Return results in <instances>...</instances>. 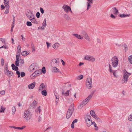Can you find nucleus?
<instances>
[{
  "label": "nucleus",
  "instance_id": "21",
  "mask_svg": "<svg viewBox=\"0 0 132 132\" xmlns=\"http://www.w3.org/2000/svg\"><path fill=\"white\" fill-rule=\"evenodd\" d=\"M46 25V19H45L42 24V26L41 27L42 29H44Z\"/></svg>",
  "mask_w": 132,
  "mask_h": 132
},
{
  "label": "nucleus",
  "instance_id": "29",
  "mask_svg": "<svg viewBox=\"0 0 132 132\" xmlns=\"http://www.w3.org/2000/svg\"><path fill=\"white\" fill-rule=\"evenodd\" d=\"M52 71L53 72H59V70L55 67H54L53 68Z\"/></svg>",
  "mask_w": 132,
  "mask_h": 132
},
{
  "label": "nucleus",
  "instance_id": "64",
  "mask_svg": "<svg viewBox=\"0 0 132 132\" xmlns=\"http://www.w3.org/2000/svg\"><path fill=\"white\" fill-rule=\"evenodd\" d=\"M37 65V63H32L31 65V66H36Z\"/></svg>",
  "mask_w": 132,
  "mask_h": 132
},
{
  "label": "nucleus",
  "instance_id": "20",
  "mask_svg": "<svg viewBox=\"0 0 132 132\" xmlns=\"http://www.w3.org/2000/svg\"><path fill=\"white\" fill-rule=\"evenodd\" d=\"M10 0H4V3L5 8L9 7L10 6L9 5Z\"/></svg>",
  "mask_w": 132,
  "mask_h": 132
},
{
  "label": "nucleus",
  "instance_id": "48",
  "mask_svg": "<svg viewBox=\"0 0 132 132\" xmlns=\"http://www.w3.org/2000/svg\"><path fill=\"white\" fill-rule=\"evenodd\" d=\"M12 69L16 71L18 70V67H12Z\"/></svg>",
  "mask_w": 132,
  "mask_h": 132
},
{
  "label": "nucleus",
  "instance_id": "53",
  "mask_svg": "<svg viewBox=\"0 0 132 132\" xmlns=\"http://www.w3.org/2000/svg\"><path fill=\"white\" fill-rule=\"evenodd\" d=\"M46 43L47 44V48L48 49L49 47L51 45V44L50 43H48L47 42H46Z\"/></svg>",
  "mask_w": 132,
  "mask_h": 132
},
{
  "label": "nucleus",
  "instance_id": "2",
  "mask_svg": "<svg viewBox=\"0 0 132 132\" xmlns=\"http://www.w3.org/2000/svg\"><path fill=\"white\" fill-rule=\"evenodd\" d=\"M94 93V92H92L89 95L88 97L82 101L78 106L79 109H80L87 103L92 97Z\"/></svg>",
  "mask_w": 132,
  "mask_h": 132
},
{
  "label": "nucleus",
  "instance_id": "35",
  "mask_svg": "<svg viewBox=\"0 0 132 132\" xmlns=\"http://www.w3.org/2000/svg\"><path fill=\"white\" fill-rule=\"evenodd\" d=\"M40 71L42 73L45 74L46 73V70L45 68L44 67L42 68L41 69H40Z\"/></svg>",
  "mask_w": 132,
  "mask_h": 132
},
{
  "label": "nucleus",
  "instance_id": "58",
  "mask_svg": "<svg viewBox=\"0 0 132 132\" xmlns=\"http://www.w3.org/2000/svg\"><path fill=\"white\" fill-rule=\"evenodd\" d=\"M40 15V14L39 12H38L36 14V16L38 18H39Z\"/></svg>",
  "mask_w": 132,
  "mask_h": 132
},
{
  "label": "nucleus",
  "instance_id": "11",
  "mask_svg": "<svg viewBox=\"0 0 132 132\" xmlns=\"http://www.w3.org/2000/svg\"><path fill=\"white\" fill-rule=\"evenodd\" d=\"M26 15L29 20L33 18H34L35 16L33 13L30 11L28 12L27 13Z\"/></svg>",
  "mask_w": 132,
  "mask_h": 132
},
{
  "label": "nucleus",
  "instance_id": "39",
  "mask_svg": "<svg viewBox=\"0 0 132 132\" xmlns=\"http://www.w3.org/2000/svg\"><path fill=\"white\" fill-rule=\"evenodd\" d=\"M40 106H39L37 108L36 111L37 113H40L41 111V109L40 108Z\"/></svg>",
  "mask_w": 132,
  "mask_h": 132
},
{
  "label": "nucleus",
  "instance_id": "10",
  "mask_svg": "<svg viewBox=\"0 0 132 132\" xmlns=\"http://www.w3.org/2000/svg\"><path fill=\"white\" fill-rule=\"evenodd\" d=\"M81 34L84 36V37L86 40L88 41H90V39L85 31H82L81 32Z\"/></svg>",
  "mask_w": 132,
  "mask_h": 132
},
{
  "label": "nucleus",
  "instance_id": "37",
  "mask_svg": "<svg viewBox=\"0 0 132 132\" xmlns=\"http://www.w3.org/2000/svg\"><path fill=\"white\" fill-rule=\"evenodd\" d=\"M12 114H14L16 111L15 108L14 106H13L12 109Z\"/></svg>",
  "mask_w": 132,
  "mask_h": 132
},
{
  "label": "nucleus",
  "instance_id": "7",
  "mask_svg": "<svg viewBox=\"0 0 132 132\" xmlns=\"http://www.w3.org/2000/svg\"><path fill=\"white\" fill-rule=\"evenodd\" d=\"M119 60L118 57L114 56L111 59L112 64L113 66H117Z\"/></svg>",
  "mask_w": 132,
  "mask_h": 132
},
{
  "label": "nucleus",
  "instance_id": "1",
  "mask_svg": "<svg viewBox=\"0 0 132 132\" xmlns=\"http://www.w3.org/2000/svg\"><path fill=\"white\" fill-rule=\"evenodd\" d=\"M32 116L31 112L28 110H25L23 113V119L26 121H28L30 120L32 118Z\"/></svg>",
  "mask_w": 132,
  "mask_h": 132
},
{
  "label": "nucleus",
  "instance_id": "36",
  "mask_svg": "<svg viewBox=\"0 0 132 132\" xmlns=\"http://www.w3.org/2000/svg\"><path fill=\"white\" fill-rule=\"evenodd\" d=\"M35 67H29V71L30 72H31L34 71L35 69Z\"/></svg>",
  "mask_w": 132,
  "mask_h": 132
},
{
  "label": "nucleus",
  "instance_id": "25",
  "mask_svg": "<svg viewBox=\"0 0 132 132\" xmlns=\"http://www.w3.org/2000/svg\"><path fill=\"white\" fill-rule=\"evenodd\" d=\"M45 85H44L43 83L41 84L40 85L39 90V91L42 90L43 89H45Z\"/></svg>",
  "mask_w": 132,
  "mask_h": 132
},
{
  "label": "nucleus",
  "instance_id": "45",
  "mask_svg": "<svg viewBox=\"0 0 132 132\" xmlns=\"http://www.w3.org/2000/svg\"><path fill=\"white\" fill-rule=\"evenodd\" d=\"M113 73L114 76L115 78H117L118 77V76L117 74V73L116 72V70H115V71L113 72Z\"/></svg>",
  "mask_w": 132,
  "mask_h": 132
},
{
  "label": "nucleus",
  "instance_id": "63",
  "mask_svg": "<svg viewBox=\"0 0 132 132\" xmlns=\"http://www.w3.org/2000/svg\"><path fill=\"white\" fill-rule=\"evenodd\" d=\"M5 6H4L3 5H1V10H2L5 8Z\"/></svg>",
  "mask_w": 132,
  "mask_h": 132
},
{
  "label": "nucleus",
  "instance_id": "41",
  "mask_svg": "<svg viewBox=\"0 0 132 132\" xmlns=\"http://www.w3.org/2000/svg\"><path fill=\"white\" fill-rule=\"evenodd\" d=\"M4 48L6 49H7L9 48V47L6 45H4L0 47V48Z\"/></svg>",
  "mask_w": 132,
  "mask_h": 132
},
{
  "label": "nucleus",
  "instance_id": "26",
  "mask_svg": "<svg viewBox=\"0 0 132 132\" xmlns=\"http://www.w3.org/2000/svg\"><path fill=\"white\" fill-rule=\"evenodd\" d=\"M113 14L115 15H117L119 13L118 10L115 7L113 8Z\"/></svg>",
  "mask_w": 132,
  "mask_h": 132
},
{
  "label": "nucleus",
  "instance_id": "28",
  "mask_svg": "<svg viewBox=\"0 0 132 132\" xmlns=\"http://www.w3.org/2000/svg\"><path fill=\"white\" fill-rule=\"evenodd\" d=\"M21 47L19 45H18L17 46V53L20 54L21 52Z\"/></svg>",
  "mask_w": 132,
  "mask_h": 132
},
{
  "label": "nucleus",
  "instance_id": "13",
  "mask_svg": "<svg viewBox=\"0 0 132 132\" xmlns=\"http://www.w3.org/2000/svg\"><path fill=\"white\" fill-rule=\"evenodd\" d=\"M90 114L95 119L98 120H100V118L96 116L95 112L93 110H91L90 111Z\"/></svg>",
  "mask_w": 132,
  "mask_h": 132
},
{
  "label": "nucleus",
  "instance_id": "54",
  "mask_svg": "<svg viewBox=\"0 0 132 132\" xmlns=\"http://www.w3.org/2000/svg\"><path fill=\"white\" fill-rule=\"evenodd\" d=\"M61 61V62L63 65L64 66L65 65V63L63 60L60 59V62Z\"/></svg>",
  "mask_w": 132,
  "mask_h": 132
},
{
  "label": "nucleus",
  "instance_id": "56",
  "mask_svg": "<svg viewBox=\"0 0 132 132\" xmlns=\"http://www.w3.org/2000/svg\"><path fill=\"white\" fill-rule=\"evenodd\" d=\"M14 19H15V17L14 16L13 17V21L12 23V24L11 26L12 27H14V22H15V20H14Z\"/></svg>",
  "mask_w": 132,
  "mask_h": 132
},
{
  "label": "nucleus",
  "instance_id": "8",
  "mask_svg": "<svg viewBox=\"0 0 132 132\" xmlns=\"http://www.w3.org/2000/svg\"><path fill=\"white\" fill-rule=\"evenodd\" d=\"M4 72L6 75L8 77H10L12 76L13 75V73L11 71H10L7 67H4Z\"/></svg>",
  "mask_w": 132,
  "mask_h": 132
},
{
  "label": "nucleus",
  "instance_id": "59",
  "mask_svg": "<svg viewBox=\"0 0 132 132\" xmlns=\"http://www.w3.org/2000/svg\"><path fill=\"white\" fill-rule=\"evenodd\" d=\"M1 94L2 95H4L5 94V92L4 90L1 91L0 92Z\"/></svg>",
  "mask_w": 132,
  "mask_h": 132
},
{
  "label": "nucleus",
  "instance_id": "16",
  "mask_svg": "<svg viewBox=\"0 0 132 132\" xmlns=\"http://www.w3.org/2000/svg\"><path fill=\"white\" fill-rule=\"evenodd\" d=\"M72 35L75 36L77 38L79 39L82 40L83 39V37L81 35H78L77 34H73Z\"/></svg>",
  "mask_w": 132,
  "mask_h": 132
},
{
  "label": "nucleus",
  "instance_id": "46",
  "mask_svg": "<svg viewBox=\"0 0 132 132\" xmlns=\"http://www.w3.org/2000/svg\"><path fill=\"white\" fill-rule=\"evenodd\" d=\"M9 7L6 8V10L5 11L4 13L5 14H7L9 12Z\"/></svg>",
  "mask_w": 132,
  "mask_h": 132
},
{
  "label": "nucleus",
  "instance_id": "30",
  "mask_svg": "<svg viewBox=\"0 0 132 132\" xmlns=\"http://www.w3.org/2000/svg\"><path fill=\"white\" fill-rule=\"evenodd\" d=\"M109 71L111 73H113V72L115 71L116 70H114V68L116 67H109Z\"/></svg>",
  "mask_w": 132,
  "mask_h": 132
},
{
  "label": "nucleus",
  "instance_id": "5",
  "mask_svg": "<svg viewBox=\"0 0 132 132\" xmlns=\"http://www.w3.org/2000/svg\"><path fill=\"white\" fill-rule=\"evenodd\" d=\"M92 79L90 78H87L86 81V87L89 89L92 87Z\"/></svg>",
  "mask_w": 132,
  "mask_h": 132
},
{
  "label": "nucleus",
  "instance_id": "24",
  "mask_svg": "<svg viewBox=\"0 0 132 132\" xmlns=\"http://www.w3.org/2000/svg\"><path fill=\"white\" fill-rule=\"evenodd\" d=\"M128 80V79L123 77L121 81L122 83V84H125L127 82Z\"/></svg>",
  "mask_w": 132,
  "mask_h": 132
},
{
  "label": "nucleus",
  "instance_id": "50",
  "mask_svg": "<svg viewBox=\"0 0 132 132\" xmlns=\"http://www.w3.org/2000/svg\"><path fill=\"white\" fill-rule=\"evenodd\" d=\"M36 71V73H37L38 76L40 74L42 73L40 71V70H38L37 71Z\"/></svg>",
  "mask_w": 132,
  "mask_h": 132
},
{
  "label": "nucleus",
  "instance_id": "51",
  "mask_svg": "<svg viewBox=\"0 0 132 132\" xmlns=\"http://www.w3.org/2000/svg\"><path fill=\"white\" fill-rule=\"evenodd\" d=\"M0 41H1L3 44H4L5 43V40L3 38H0Z\"/></svg>",
  "mask_w": 132,
  "mask_h": 132
},
{
  "label": "nucleus",
  "instance_id": "6",
  "mask_svg": "<svg viewBox=\"0 0 132 132\" xmlns=\"http://www.w3.org/2000/svg\"><path fill=\"white\" fill-rule=\"evenodd\" d=\"M83 59L92 62H94L95 60V59L94 56L89 55H85Z\"/></svg>",
  "mask_w": 132,
  "mask_h": 132
},
{
  "label": "nucleus",
  "instance_id": "34",
  "mask_svg": "<svg viewBox=\"0 0 132 132\" xmlns=\"http://www.w3.org/2000/svg\"><path fill=\"white\" fill-rule=\"evenodd\" d=\"M128 59L129 62L132 64V55L129 56L128 57Z\"/></svg>",
  "mask_w": 132,
  "mask_h": 132
},
{
  "label": "nucleus",
  "instance_id": "23",
  "mask_svg": "<svg viewBox=\"0 0 132 132\" xmlns=\"http://www.w3.org/2000/svg\"><path fill=\"white\" fill-rule=\"evenodd\" d=\"M29 52L24 51L22 52L21 53V54L23 56H26L29 54Z\"/></svg>",
  "mask_w": 132,
  "mask_h": 132
},
{
  "label": "nucleus",
  "instance_id": "33",
  "mask_svg": "<svg viewBox=\"0 0 132 132\" xmlns=\"http://www.w3.org/2000/svg\"><path fill=\"white\" fill-rule=\"evenodd\" d=\"M91 121H85V122L87 125V127H89L91 125Z\"/></svg>",
  "mask_w": 132,
  "mask_h": 132
},
{
  "label": "nucleus",
  "instance_id": "49",
  "mask_svg": "<svg viewBox=\"0 0 132 132\" xmlns=\"http://www.w3.org/2000/svg\"><path fill=\"white\" fill-rule=\"evenodd\" d=\"M26 24L27 26H31L32 25V24L31 23V22L30 21L27 22Z\"/></svg>",
  "mask_w": 132,
  "mask_h": 132
},
{
  "label": "nucleus",
  "instance_id": "61",
  "mask_svg": "<svg viewBox=\"0 0 132 132\" xmlns=\"http://www.w3.org/2000/svg\"><path fill=\"white\" fill-rule=\"evenodd\" d=\"M40 11L42 14H43L44 12L43 9L42 7L40 8Z\"/></svg>",
  "mask_w": 132,
  "mask_h": 132
},
{
  "label": "nucleus",
  "instance_id": "22",
  "mask_svg": "<svg viewBox=\"0 0 132 132\" xmlns=\"http://www.w3.org/2000/svg\"><path fill=\"white\" fill-rule=\"evenodd\" d=\"M69 90H67V91L65 92L64 91H62V95L65 96H68L69 95Z\"/></svg>",
  "mask_w": 132,
  "mask_h": 132
},
{
  "label": "nucleus",
  "instance_id": "17",
  "mask_svg": "<svg viewBox=\"0 0 132 132\" xmlns=\"http://www.w3.org/2000/svg\"><path fill=\"white\" fill-rule=\"evenodd\" d=\"M60 44L58 43H56L52 45V47L55 50H57L60 46Z\"/></svg>",
  "mask_w": 132,
  "mask_h": 132
},
{
  "label": "nucleus",
  "instance_id": "18",
  "mask_svg": "<svg viewBox=\"0 0 132 132\" xmlns=\"http://www.w3.org/2000/svg\"><path fill=\"white\" fill-rule=\"evenodd\" d=\"M35 82H34L31 84L28 85V88L30 89H33L35 87Z\"/></svg>",
  "mask_w": 132,
  "mask_h": 132
},
{
  "label": "nucleus",
  "instance_id": "27",
  "mask_svg": "<svg viewBox=\"0 0 132 132\" xmlns=\"http://www.w3.org/2000/svg\"><path fill=\"white\" fill-rule=\"evenodd\" d=\"M38 75L35 71L30 76V78L31 79H34Z\"/></svg>",
  "mask_w": 132,
  "mask_h": 132
},
{
  "label": "nucleus",
  "instance_id": "40",
  "mask_svg": "<svg viewBox=\"0 0 132 132\" xmlns=\"http://www.w3.org/2000/svg\"><path fill=\"white\" fill-rule=\"evenodd\" d=\"M31 105H32L34 107H35L37 106V103L35 101H34L32 103Z\"/></svg>",
  "mask_w": 132,
  "mask_h": 132
},
{
  "label": "nucleus",
  "instance_id": "42",
  "mask_svg": "<svg viewBox=\"0 0 132 132\" xmlns=\"http://www.w3.org/2000/svg\"><path fill=\"white\" fill-rule=\"evenodd\" d=\"M42 94L43 95L46 96L47 95V94L46 91L45 90H44L42 91Z\"/></svg>",
  "mask_w": 132,
  "mask_h": 132
},
{
  "label": "nucleus",
  "instance_id": "38",
  "mask_svg": "<svg viewBox=\"0 0 132 132\" xmlns=\"http://www.w3.org/2000/svg\"><path fill=\"white\" fill-rule=\"evenodd\" d=\"M83 76L82 75H80L78 76L77 77V79L78 80H80L83 78Z\"/></svg>",
  "mask_w": 132,
  "mask_h": 132
},
{
  "label": "nucleus",
  "instance_id": "19",
  "mask_svg": "<svg viewBox=\"0 0 132 132\" xmlns=\"http://www.w3.org/2000/svg\"><path fill=\"white\" fill-rule=\"evenodd\" d=\"M30 20L31 22L32 23L36 24H38V21H37L36 19L35 18V16L34 18H32Z\"/></svg>",
  "mask_w": 132,
  "mask_h": 132
},
{
  "label": "nucleus",
  "instance_id": "15",
  "mask_svg": "<svg viewBox=\"0 0 132 132\" xmlns=\"http://www.w3.org/2000/svg\"><path fill=\"white\" fill-rule=\"evenodd\" d=\"M84 118L85 121L92 120L91 117L89 114H86Z\"/></svg>",
  "mask_w": 132,
  "mask_h": 132
},
{
  "label": "nucleus",
  "instance_id": "52",
  "mask_svg": "<svg viewBox=\"0 0 132 132\" xmlns=\"http://www.w3.org/2000/svg\"><path fill=\"white\" fill-rule=\"evenodd\" d=\"M123 47L125 51H126L128 50V46L126 45H125L123 46Z\"/></svg>",
  "mask_w": 132,
  "mask_h": 132
},
{
  "label": "nucleus",
  "instance_id": "3",
  "mask_svg": "<svg viewBox=\"0 0 132 132\" xmlns=\"http://www.w3.org/2000/svg\"><path fill=\"white\" fill-rule=\"evenodd\" d=\"M74 109V105L73 104H71L67 112L66 117L67 119L69 118L71 116Z\"/></svg>",
  "mask_w": 132,
  "mask_h": 132
},
{
  "label": "nucleus",
  "instance_id": "57",
  "mask_svg": "<svg viewBox=\"0 0 132 132\" xmlns=\"http://www.w3.org/2000/svg\"><path fill=\"white\" fill-rule=\"evenodd\" d=\"M25 127V126H23L22 127H18L17 129L22 130Z\"/></svg>",
  "mask_w": 132,
  "mask_h": 132
},
{
  "label": "nucleus",
  "instance_id": "47",
  "mask_svg": "<svg viewBox=\"0 0 132 132\" xmlns=\"http://www.w3.org/2000/svg\"><path fill=\"white\" fill-rule=\"evenodd\" d=\"M90 3H89L87 2V10L88 11L90 7Z\"/></svg>",
  "mask_w": 132,
  "mask_h": 132
},
{
  "label": "nucleus",
  "instance_id": "62",
  "mask_svg": "<svg viewBox=\"0 0 132 132\" xmlns=\"http://www.w3.org/2000/svg\"><path fill=\"white\" fill-rule=\"evenodd\" d=\"M1 64L2 65H3L4 64V60L3 59H1Z\"/></svg>",
  "mask_w": 132,
  "mask_h": 132
},
{
  "label": "nucleus",
  "instance_id": "4",
  "mask_svg": "<svg viewBox=\"0 0 132 132\" xmlns=\"http://www.w3.org/2000/svg\"><path fill=\"white\" fill-rule=\"evenodd\" d=\"M60 59L59 58H56L53 59L51 61V64L53 66H59L60 65Z\"/></svg>",
  "mask_w": 132,
  "mask_h": 132
},
{
  "label": "nucleus",
  "instance_id": "60",
  "mask_svg": "<svg viewBox=\"0 0 132 132\" xmlns=\"http://www.w3.org/2000/svg\"><path fill=\"white\" fill-rule=\"evenodd\" d=\"M25 74L24 72H21V77H23L25 76Z\"/></svg>",
  "mask_w": 132,
  "mask_h": 132
},
{
  "label": "nucleus",
  "instance_id": "31",
  "mask_svg": "<svg viewBox=\"0 0 132 132\" xmlns=\"http://www.w3.org/2000/svg\"><path fill=\"white\" fill-rule=\"evenodd\" d=\"M6 109L5 108H4L3 106H0V113H3L4 112V111Z\"/></svg>",
  "mask_w": 132,
  "mask_h": 132
},
{
  "label": "nucleus",
  "instance_id": "9",
  "mask_svg": "<svg viewBox=\"0 0 132 132\" xmlns=\"http://www.w3.org/2000/svg\"><path fill=\"white\" fill-rule=\"evenodd\" d=\"M62 8L64 11L67 13H68L69 11L72 13V11L70 7L68 5H64L62 7Z\"/></svg>",
  "mask_w": 132,
  "mask_h": 132
},
{
  "label": "nucleus",
  "instance_id": "14",
  "mask_svg": "<svg viewBox=\"0 0 132 132\" xmlns=\"http://www.w3.org/2000/svg\"><path fill=\"white\" fill-rule=\"evenodd\" d=\"M123 72V77L128 79V77L131 73H128L125 70H124Z\"/></svg>",
  "mask_w": 132,
  "mask_h": 132
},
{
  "label": "nucleus",
  "instance_id": "43",
  "mask_svg": "<svg viewBox=\"0 0 132 132\" xmlns=\"http://www.w3.org/2000/svg\"><path fill=\"white\" fill-rule=\"evenodd\" d=\"M128 120L130 121H132V114L129 115L128 118Z\"/></svg>",
  "mask_w": 132,
  "mask_h": 132
},
{
  "label": "nucleus",
  "instance_id": "55",
  "mask_svg": "<svg viewBox=\"0 0 132 132\" xmlns=\"http://www.w3.org/2000/svg\"><path fill=\"white\" fill-rule=\"evenodd\" d=\"M94 126L95 127V129L96 130H97L98 129V128L97 126V125L96 123H95L94 125Z\"/></svg>",
  "mask_w": 132,
  "mask_h": 132
},
{
  "label": "nucleus",
  "instance_id": "44",
  "mask_svg": "<svg viewBox=\"0 0 132 132\" xmlns=\"http://www.w3.org/2000/svg\"><path fill=\"white\" fill-rule=\"evenodd\" d=\"M24 60L22 59H21L19 61V64L20 65H22L24 63Z\"/></svg>",
  "mask_w": 132,
  "mask_h": 132
},
{
  "label": "nucleus",
  "instance_id": "12",
  "mask_svg": "<svg viewBox=\"0 0 132 132\" xmlns=\"http://www.w3.org/2000/svg\"><path fill=\"white\" fill-rule=\"evenodd\" d=\"M20 54L17 53L16 56V61L15 63L16 66H18L19 64L20 59Z\"/></svg>",
  "mask_w": 132,
  "mask_h": 132
},
{
  "label": "nucleus",
  "instance_id": "32",
  "mask_svg": "<svg viewBox=\"0 0 132 132\" xmlns=\"http://www.w3.org/2000/svg\"><path fill=\"white\" fill-rule=\"evenodd\" d=\"M130 16V14H120L119 15V16L121 18L125 17H126L129 16Z\"/></svg>",
  "mask_w": 132,
  "mask_h": 132
}]
</instances>
